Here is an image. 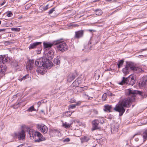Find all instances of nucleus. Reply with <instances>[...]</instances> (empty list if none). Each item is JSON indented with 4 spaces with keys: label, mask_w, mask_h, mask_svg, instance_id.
Instances as JSON below:
<instances>
[{
    "label": "nucleus",
    "mask_w": 147,
    "mask_h": 147,
    "mask_svg": "<svg viewBox=\"0 0 147 147\" xmlns=\"http://www.w3.org/2000/svg\"><path fill=\"white\" fill-rule=\"evenodd\" d=\"M136 92H137L131 90L130 89L125 90V94L128 96L129 97L119 101L118 105H116L114 108L116 111L119 112L120 116L122 115L125 111L123 107H128L131 105L130 103L134 100Z\"/></svg>",
    "instance_id": "nucleus-1"
},
{
    "label": "nucleus",
    "mask_w": 147,
    "mask_h": 147,
    "mask_svg": "<svg viewBox=\"0 0 147 147\" xmlns=\"http://www.w3.org/2000/svg\"><path fill=\"white\" fill-rule=\"evenodd\" d=\"M47 56L49 59L43 57L36 60L35 61V65L40 68L42 67L44 68H48L51 67L52 63L49 59H52L53 58V51L52 50H50L47 53Z\"/></svg>",
    "instance_id": "nucleus-2"
},
{
    "label": "nucleus",
    "mask_w": 147,
    "mask_h": 147,
    "mask_svg": "<svg viewBox=\"0 0 147 147\" xmlns=\"http://www.w3.org/2000/svg\"><path fill=\"white\" fill-rule=\"evenodd\" d=\"M61 40H57L54 41V44L56 46L57 49L58 50L63 52L68 50V47L65 42L61 41Z\"/></svg>",
    "instance_id": "nucleus-3"
},
{
    "label": "nucleus",
    "mask_w": 147,
    "mask_h": 147,
    "mask_svg": "<svg viewBox=\"0 0 147 147\" xmlns=\"http://www.w3.org/2000/svg\"><path fill=\"white\" fill-rule=\"evenodd\" d=\"M82 80H83L81 78L79 77L72 83V86L76 87L74 91L76 93L81 92L84 90V87H81L78 86L79 84L82 83Z\"/></svg>",
    "instance_id": "nucleus-4"
},
{
    "label": "nucleus",
    "mask_w": 147,
    "mask_h": 147,
    "mask_svg": "<svg viewBox=\"0 0 147 147\" xmlns=\"http://www.w3.org/2000/svg\"><path fill=\"white\" fill-rule=\"evenodd\" d=\"M133 63L132 62H128L127 63L125 68L122 69V71L125 76L128 74L129 72L132 70Z\"/></svg>",
    "instance_id": "nucleus-5"
},
{
    "label": "nucleus",
    "mask_w": 147,
    "mask_h": 147,
    "mask_svg": "<svg viewBox=\"0 0 147 147\" xmlns=\"http://www.w3.org/2000/svg\"><path fill=\"white\" fill-rule=\"evenodd\" d=\"M84 34V30H81L76 31L74 36L75 39H79L83 37Z\"/></svg>",
    "instance_id": "nucleus-6"
},
{
    "label": "nucleus",
    "mask_w": 147,
    "mask_h": 147,
    "mask_svg": "<svg viewBox=\"0 0 147 147\" xmlns=\"http://www.w3.org/2000/svg\"><path fill=\"white\" fill-rule=\"evenodd\" d=\"M14 135V137L18 138L19 140L23 139L25 136V133L23 130H22L18 133H15Z\"/></svg>",
    "instance_id": "nucleus-7"
},
{
    "label": "nucleus",
    "mask_w": 147,
    "mask_h": 147,
    "mask_svg": "<svg viewBox=\"0 0 147 147\" xmlns=\"http://www.w3.org/2000/svg\"><path fill=\"white\" fill-rule=\"evenodd\" d=\"M37 127L38 129H40L41 131L44 134L46 133L48 131L47 127L44 125H40L38 124L37 125Z\"/></svg>",
    "instance_id": "nucleus-8"
},
{
    "label": "nucleus",
    "mask_w": 147,
    "mask_h": 147,
    "mask_svg": "<svg viewBox=\"0 0 147 147\" xmlns=\"http://www.w3.org/2000/svg\"><path fill=\"white\" fill-rule=\"evenodd\" d=\"M78 76L77 73L75 72L70 73L67 76V80L69 82H71Z\"/></svg>",
    "instance_id": "nucleus-9"
},
{
    "label": "nucleus",
    "mask_w": 147,
    "mask_h": 147,
    "mask_svg": "<svg viewBox=\"0 0 147 147\" xmlns=\"http://www.w3.org/2000/svg\"><path fill=\"white\" fill-rule=\"evenodd\" d=\"M36 136H37L38 138L35 140V142H40L46 140V138L44 137L39 132H36Z\"/></svg>",
    "instance_id": "nucleus-10"
},
{
    "label": "nucleus",
    "mask_w": 147,
    "mask_h": 147,
    "mask_svg": "<svg viewBox=\"0 0 147 147\" xmlns=\"http://www.w3.org/2000/svg\"><path fill=\"white\" fill-rule=\"evenodd\" d=\"M99 121L98 120H95L92 121V130L94 131L96 129H98L100 128L98 127Z\"/></svg>",
    "instance_id": "nucleus-11"
},
{
    "label": "nucleus",
    "mask_w": 147,
    "mask_h": 147,
    "mask_svg": "<svg viewBox=\"0 0 147 147\" xmlns=\"http://www.w3.org/2000/svg\"><path fill=\"white\" fill-rule=\"evenodd\" d=\"M81 143L87 142L90 139V136L88 135H86L81 137L80 138Z\"/></svg>",
    "instance_id": "nucleus-12"
},
{
    "label": "nucleus",
    "mask_w": 147,
    "mask_h": 147,
    "mask_svg": "<svg viewBox=\"0 0 147 147\" xmlns=\"http://www.w3.org/2000/svg\"><path fill=\"white\" fill-rule=\"evenodd\" d=\"M34 62V61L33 60H29V62L27 63L26 66V69L28 70V69L30 70L32 69L33 66Z\"/></svg>",
    "instance_id": "nucleus-13"
},
{
    "label": "nucleus",
    "mask_w": 147,
    "mask_h": 147,
    "mask_svg": "<svg viewBox=\"0 0 147 147\" xmlns=\"http://www.w3.org/2000/svg\"><path fill=\"white\" fill-rule=\"evenodd\" d=\"M41 42H36L31 44L29 47V49H34L36 48L37 46L41 44Z\"/></svg>",
    "instance_id": "nucleus-14"
},
{
    "label": "nucleus",
    "mask_w": 147,
    "mask_h": 147,
    "mask_svg": "<svg viewBox=\"0 0 147 147\" xmlns=\"http://www.w3.org/2000/svg\"><path fill=\"white\" fill-rule=\"evenodd\" d=\"M119 129V127L117 124L112 125L111 127V131L112 133H115L117 132Z\"/></svg>",
    "instance_id": "nucleus-15"
},
{
    "label": "nucleus",
    "mask_w": 147,
    "mask_h": 147,
    "mask_svg": "<svg viewBox=\"0 0 147 147\" xmlns=\"http://www.w3.org/2000/svg\"><path fill=\"white\" fill-rule=\"evenodd\" d=\"M133 68L132 71H134L136 73H139L142 71V69L140 67H136L134 63H133Z\"/></svg>",
    "instance_id": "nucleus-16"
},
{
    "label": "nucleus",
    "mask_w": 147,
    "mask_h": 147,
    "mask_svg": "<svg viewBox=\"0 0 147 147\" xmlns=\"http://www.w3.org/2000/svg\"><path fill=\"white\" fill-rule=\"evenodd\" d=\"M6 67L4 64L0 63V73L4 74L6 71Z\"/></svg>",
    "instance_id": "nucleus-17"
},
{
    "label": "nucleus",
    "mask_w": 147,
    "mask_h": 147,
    "mask_svg": "<svg viewBox=\"0 0 147 147\" xmlns=\"http://www.w3.org/2000/svg\"><path fill=\"white\" fill-rule=\"evenodd\" d=\"M38 131H35L34 130H33V129H30L28 131V134L30 136L34 137L36 136V132H38Z\"/></svg>",
    "instance_id": "nucleus-18"
},
{
    "label": "nucleus",
    "mask_w": 147,
    "mask_h": 147,
    "mask_svg": "<svg viewBox=\"0 0 147 147\" xmlns=\"http://www.w3.org/2000/svg\"><path fill=\"white\" fill-rule=\"evenodd\" d=\"M135 140L136 142L133 143V146L134 147H138L141 145L142 143L138 141L139 139L138 138H136Z\"/></svg>",
    "instance_id": "nucleus-19"
},
{
    "label": "nucleus",
    "mask_w": 147,
    "mask_h": 147,
    "mask_svg": "<svg viewBox=\"0 0 147 147\" xmlns=\"http://www.w3.org/2000/svg\"><path fill=\"white\" fill-rule=\"evenodd\" d=\"M82 131L81 129H78L75 131L74 135L76 137H79L82 135Z\"/></svg>",
    "instance_id": "nucleus-20"
},
{
    "label": "nucleus",
    "mask_w": 147,
    "mask_h": 147,
    "mask_svg": "<svg viewBox=\"0 0 147 147\" xmlns=\"http://www.w3.org/2000/svg\"><path fill=\"white\" fill-rule=\"evenodd\" d=\"M53 45H54V42L52 43L45 42H43L44 47V48H47L49 47H51Z\"/></svg>",
    "instance_id": "nucleus-21"
},
{
    "label": "nucleus",
    "mask_w": 147,
    "mask_h": 147,
    "mask_svg": "<svg viewBox=\"0 0 147 147\" xmlns=\"http://www.w3.org/2000/svg\"><path fill=\"white\" fill-rule=\"evenodd\" d=\"M136 82V80H131L127 79V85H130L132 86H133Z\"/></svg>",
    "instance_id": "nucleus-22"
},
{
    "label": "nucleus",
    "mask_w": 147,
    "mask_h": 147,
    "mask_svg": "<svg viewBox=\"0 0 147 147\" xmlns=\"http://www.w3.org/2000/svg\"><path fill=\"white\" fill-rule=\"evenodd\" d=\"M80 105V102H78L76 104L74 105H71L69 106L68 109L69 110L75 108L76 106H78Z\"/></svg>",
    "instance_id": "nucleus-23"
},
{
    "label": "nucleus",
    "mask_w": 147,
    "mask_h": 147,
    "mask_svg": "<svg viewBox=\"0 0 147 147\" xmlns=\"http://www.w3.org/2000/svg\"><path fill=\"white\" fill-rule=\"evenodd\" d=\"M141 84L143 86L147 85V76L144 77L143 80L141 82Z\"/></svg>",
    "instance_id": "nucleus-24"
},
{
    "label": "nucleus",
    "mask_w": 147,
    "mask_h": 147,
    "mask_svg": "<svg viewBox=\"0 0 147 147\" xmlns=\"http://www.w3.org/2000/svg\"><path fill=\"white\" fill-rule=\"evenodd\" d=\"M10 61V58L9 57H8L7 56L6 57L5 55V56L3 58L2 62L1 63V64H4L6 62H9Z\"/></svg>",
    "instance_id": "nucleus-25"
},
{
    "label": "nucleus",
    "mask_w": 147,
    "mask_h": 147,
    "mask_svg": "<svg viewBox=\"0 0 147 147\" xmlns=\"http://www.w3.org/2000/svg\"><path fill=\"white\" fill-rule=\"evenodd\" d=\"M73 122L72 121H70L69 123H67L65 122L63 123V126L65 128H68L70 127L71 125L72 124Z\"/></svg>",
    "instance_id": "nucleus-26"
},
{
    "label": "nucleus",
    "mask_w": 147,
    "mask_h": 147,
    "mask_svg": "<svg viewBox=\"0 0 147 147\" xmlns=\"http://www.w3.org/2000/svg\"><path fill=\"white\" fill-rule=\"evenodd\" d=\"M105 109H104V111H107L110 112L111 110L112 109V107L111 106H109L108 105H105L104 106Z\"/></svg>",
    "instance_id": "nucleus-27"
},
{
    "label": "nucleus",
    "mask_w": 147,
    "mask_h": 147,
    "mask_svg": "<svg viewBox=\"0 0 147 147\" xmlns=\"http://www.w3.org/2000/svg\"><path fill=\"white\" fill-rule=\"evenodd\" d=\"M142 136L144 141L147 139V128L143 131Z\"/></svg>",
    "instance_id": "nucleus-28"
},
{
    "label": "nucleus",
    "mask_w": 147,
    "mask_h": 147,
    "mask_svg": "<svg viewBox=\"0 0 147 147\" xmlns=\"http://www.w3.org/2000/svg\"><path fill=\"white\" fill-rule=\"evenodd\" d=\"M127 78H125V77H123L122 80V81L119 83V84L121 85H123L124 84H127Z\"/></svg>",
    "instance_id": "nucleus-29"
},
{
    "label": "nucleus",
    "mask_w": 147,
    "mask_h": 147,
    "mask_svg": "<svg viewBox=\"0 0 147 147\" xmlns=\"http://www.w3.org/2000/svg\"><path fill=\"white\" fill-rule=\"evenodd\" d=\"M133 90L134 91H136L137 92H136V93L135 94V95L137 94H139L141 96L142 98H145V93L139 91H136V90Z\"/></svg>",
    "instance_id": "nucleus-30"
},
{
    "label": "nucleus",
    "mask_w": 147,
    "mask_h": 147,
    "mask_svg": "<svg viewBox=\"0 0 147 147\" xmlns=\"http://www.w3.org/2000/svg\"><path fill=\"white\" fill-rule=\"evenodd\" d=\"M127 78V79H131L132 80H136V76L134 74H132Z\"/></svg>",
    "instance_id": "nucleus-31"
},
{
    "label": "nucleus",
    "mask_w": 147,
    "mask_h": 147,
    "mask_svg": "<svg viewBox=\"0 0 147 147\" xmlns=\"http://www.w3.org/2000/svg\"><path fill=\"white\" fill-rule=\"evenodd\" d=\"M95 12L96 15L98 16L100 15L102 13V11L100 9H96L95 10Z\"/></svg>",
    "instance_id": "nucleus-32"
},
{
    "label": "nucleus",
    "mask_w": 147,
    "mask_h": 147,
    "mask_svg": "<svg viewBox=\"0 0 147 147\" xmlns=\"http://www.w3.org/2000/svg\"><path fill=\"white\" fill-rule=\"evenodd\" d=\"M83 96L85 98L88 99V100H91L93 98L91 96L88 95L86 94H84Z\"/></svg>",
    "instance_id": "nucleus-33"
},
{
    "label": "nucleus",
    "mask_w": 147,
    "mask_h": 147,
    "mask_svg": "<svg viewBox=\"0 0 147 147\" xmlns=\"http://www.w3.org/2000/svg\"><path fill=\"white\" fill-rule=\"evenodd\" d=\"M29 75L28 74H26L22 78L19 79V80L20 81H22V80H24L27 78H29Z\"/></svg>",
    "instance_id": "nucleus-34"
},
{
    "label": "nucleus",
    "mask_w": 147,
    "mask_h": 147,
    "mask_svg": "<svg viewBox=\"0 0 147 147\" xmlns=\"http://www.w3.org/2000/svg\"><path fill=\"white\" fill-rule=\"evenodd\" d=\"M124 61L123 60H120L119 61L117 64L118 67L119 68L121 67L123 65Z\"/></svg>",
    "instance_id": "nucleus-35"
},
{
    "label": "nucleus",
    "mask_w": 147,
    "mask_h": 147,
    "mask_svg": "<svg viewBox=\"0 0 147 147\" xmlns=\"http://www.w3.org/2000/svg\"><path fill=\"white\" fill-rule=\"evenodd\" d=\"M56 63L57 65H58L60 64V60L59 57L58 56L57 57V59H56ZM55 61H56L55 60Z\"/></svg>",
    "instance_id": "nucleus-36"
},
{
    "label": "nucleus",
    "mask_w": 147,
    "mask_h": 147,
    "mask_svg": "<svg viewBox=\"0 0 147 147\" xmlns=\"http://www.w3.org/2000/svg\"><path fill=\"white\" fill-rule=\"evenodd\" d=\"M107 96V94L106 93H104L102 96V99L103 100L105 101L106 99V98Z\"/></svg>",
    "instance_id": "nucleus-37"
},
{
    "label": "nucleus",
    "mask_w": 147,
    "mask_h": 147,
    "mask_svg": "<svg viewBox=\"0 0 147 147\" xmlns=\"http://www.w3.org/2000/svg\"><path fill=\"white\" fill-rule=\"evenodd\" d=\"M74 111L72 112L71 113L70 111H67L65 113V115H66L67 117H69L71 115L72 113Z\"/></svg>",
    "instance_id": "nucleus-38"
},
{
    "label": "nucleus",
    "mask_w": 147,
    "mask_h": 147,
    "mask_svg": "<svg viewBox=\"0 0 147 147\" xmlns=\"http://www.w3.org/2000/svg\"><path fill=\"white\" fill-rule=\"evenodd\" d=\"M12 31H15L17 32H19L20 30V28H12L11 29Z\"/></svg>",
    "instance_id": "nucleus-39"
},
{
    "label": "nucleus",
    "mask_w": 147,
    "mask_h": 147,
    "mask_svg": "<svg viewBox=\"0 0 147 147\" xmlns=\"http://www.w3.org/2000/svg\"><path fill=\"white\" fill-rule=\"evenodd\" d=\"M34 110V108L33 106L30 107L27 110L28 111H32Z\"/></svg>",
    "instance_id": "nucleus-40"
},
{
    "label": "nucleus",
    "mask_w": 147,
    "mask_h": 147,
    "mask_svg": "<svg viewBox=\"0 0 147 147\" xmlns=\"http://www.w3.org/2000/svg\"><path fill=\"white\" fill-rule=\"evenodd\" d=\"M12 15L13 14L10 11H8L7 15V16L8 17H11L12 16Z\"/></svg>",
    "instance_id": "nucleus-41"
},
{
    "label": "nucleus",
    "mask_w": 147,
    "mask_h": 147,
    "mask_svg": "<svg viewBox=\"0 0 147 147\" xmlns=\"http://www.w3.org/2000/svg\"><path fill=\"white\" fill-rule=\"evenodd\" d=\"M70 141V139L69 138H66L63 140V142H68Z\"/></svg>",
    "instance_id": "nucleus-42"
},
{
    "label": "nucleus",
    "mask_w": 147,
    "mask_h": 147,
    "mask_svg": "<svg viewBox=\"0 0 147 147\" xmlns=\"http://www.w3.org/2000/svg\"><path fill=\"white\" fill-rule=\"evenodd\" d=\"M5 56V55H0V63H1L2 62L3 58Z\"/></svg>",
    "instance_id": "nucleus-43"
},
{
    "label": "nucleus",
    "mask_w": 147,
    "mask_h": 147,
    "mask_svg": "<svg viewBox=\"0 0 147 147\" xmlns=\"http://www.w3.org/2000/svg\"><path fill=\"white\" fill-rule=\"evenodd\" d=\"M55 11V8H53L50 9L49 12V14H51L54 11Z\"/></svg>",
    "instance_id": "nucleus-44"
},
{
    "label": "nucleus",
    "mask_w": 147,
    "mask_h": 147,
    "mask_svg": "<svg viewBox=\"0 0 147 147\" xmlns=\"http://www.w3.org/2000/svg\"><path fill=\"white\" fill-rule=\"evenodd\" d=\"M92 113L95 115H97L98 113V111L95 109H94L93 110Z\"/></svg>",
    "instance_id": "nucleus-45"
},
{
    "label": "nucleus",
    "mask_w": 147,
    "mask_h": 147,
    "mask_svg": "<svg viewBox=\"0 0 147 147\" xmlns=\"http://www.w3.org/2000/svg\"><path fill=\"white\" fill-rule=\"evenodd\" d=\"M69 102H70V103H75V102H76V100L75 99H71Z\"/></svg>",
    "instance_id": "nucleus-46"
},
{
    "label": "nucleus",
    "mask_w": 147,
    "mask_h": 147,
    "mask_svg": "<svg viewBox=\"0 0 147 147\" xmlns=\"http://www.w3.org/2000/svg\"><path fill=\"white\" fill-rule=\"evenodd\" d=\"M36 71L40 73H41L42 72V70L40 69V68H38L36 69Z\"/></svg>",
    "instance_id": "nucleus-47"
},
{
    "label": "nucleus",
    "mask_w": 147,
    "mask_h": 147,
    "mask_svg": "<svg viewBox=\"0 0 147 147\" xmlns=\"http://www.w3.org/2000/svg\"><path fill=\"white\" fill-rule=\"evenodd\" d=\"M48 8V5H46L45 6H44L43 7V9L45 10H46Z\"/></svg>",
    "instance_id": "nucleus-48"
},
{
    "label": "nucleus",
    "mask_w": 147,
    "mask_h": 147,
    "mask_svg": "<svg viewBox=\"0 0 147 147\" xmlns=\"http://www.w3.org/2000/svg\"><path fill=\"white\" fill-rule=\"evenodd\" d=\"M15 62H16V63H15V64H13V63H12V65H13L14 66H15V67H16L18 66V63H17L16 61H15Z\"/></svg>",
    "instance_id": "nucleus-49"
},
{
    "label": "nucleus",
    "mask_w": 147,
    "mask_h": 147,
    "mask_svg": "<svg viewBox=\"0 0 147 147\" xmlns=\"http://www.w3.org/2000/svg\"><path fill=\"white\" fill-rule=\"evenodd\" d=\"M5 30V29H0V32L4 31Z\"/></svg>",
    "instance_id": "nucleus-50"
},
{
    "label": "nucleus",
    "mask_w": 147,
    "mask_h": 147,
    "mask_svg": "<svg viewBox=\"0 0 147 147\" xmlns=\"http://www.w3.org/2000/svg\"><path fill=\"white\" fill-rule=\"evenodd\" d=\"M72 26H73L75 27H78V25L76 24H74Z\"/></svg>",
    "instance_id": "nucleus-51"
},
{
    "label": "nucleus",
    "mask_w": 147,
    "mask_h": 147,
    "mask_svg": "<svg viewBox=\"0 0 147 147\" xmlns=\"http://www.w3.org/2000/svg\"><path fill=\"white\" fill-rule=\"evenodd\" d=\"M5 1H3V2L0 4L2 6V5H3L5 4Z\"/></svg>",
    "instance_id": "nucleus-52"
},
{
    "label": "nucleus",
    "mask_w": 147,
    "mask_h": 147,
    "mask_svg": "<svg viewBox=\"0 0 147 147\" xmlns=\"http://www.w3.org/2000/svg\"><path fill=\"white\" fill-rule=\"evenodd\" d=\"M112 70V69L110 68V69H106L105 70V71H110L111 70Z\"/></svg>",
    "instance_id": "nucleus-53"
},
{
    "label": "nucleus",
    "mask_w": 147,
    "mask_h": 147,
    "mask_svg": "<svg viewBox=\"0 0 147 147\" xmlns=\"http://www.w3.org/2000/svg\"><path fill=\"white\" fill-rule=\"evenodd\" d=\"M42 102V100H41V101H40H40L38 102V104H40V103H41V102Z\"/></svg>",
    "instance_id": "nucleus-54"
},
{
    "label": "nucleus",
    "mask_w": 147,
    "mask_h": 147,
    "mask_svg": "<svg viewBox=\"0 0 147 147\" xmlns=\"http://www.w3.org/2000/svg\"><path fill=\"white\" fill-rule=\"evenodd\" d=\"M56 132H57V133H59V131H56Z\"/></svg>",
    "instance_id": "nucleus-55"
},
{
    "label": "nucleus",
    "mask_w": 147,
    "mask_h": 147,
    "mask_svg": "<svg viewBox=\"0 0 147 147\" xmlns=\"http://www.w3.org/2000/svg\"><path fill=\"white\" fill-rule=\"evenodd\" d=\"M89 31H90V32H92V31H93V30H89Z\"/></svg>",
    "instance_id": "nucleus-56"
},
{
    "label": "nucleus",
    "mask_w": 147,
    "mask_h": 147,
    "mask_svg": "<svg viewBox=\"0 0 147 147\" xmlns=\"http://www.w3.org/2000/svg\"><path fill=\"white\" fill-rule=\"evenodd\" d=\"M146 97H147V94H145V98H146Z\"/></svg>",
    "instance_id": "nucleus-57"
},
{
    "label": "nucleus",
    "mask_w": 147,
    "mask_h": 147,
    "mask_svg": "<svg viewBox=\"0 0 147 147\" xmlns=\"http://www.w3.org/2000/svg\"><path fill=\"white\" fill-rule=\"evenodd\" d=\"M105 0L106 1H112V0Z\"/></svg>",
    "instance_id": "nucleus-58"
},
{
    "label": "nucleus",
    "mask_w": 147,
    "mask_h": 147,
    "mask_svg": "<svg viewBox=\"0 0 147 147\" xmlns=\"http://www.w3.org/2000/svg\"><path fill=\"white\" fill-rule=\"evenodd\" d=\"M136 134H135V135H134V136L132 138H134V136H136Z\"/></svg>",
    "instance_id": "nucleus-59"
},
{
    "label": "nucleus",
    "mask_w": 147,
    "mask_h": 147,
    "mask_svg": "<svg viewBox=\"0 0 147 147\" xmlns=\"http://www.w3.org/2000/svg\"><path fill=\"white\" fill-rule=\"evenodd\" d=\"M1 21L0 20V25L1 24Z\"/></svg>",
    "instance_id": "nucleus-60"
},
{
    "label": "nucleus",
    "mask_w": 147,
    "mask_h": 147,
    "mask_svg": "<svg viewBox=\"0 0 147 147\" xmlns=\"http://www.w3.org/2000/svg\"><path fill=\"white\" fill-rule=\"evenodd\" d=\"M41 111L42 112H43V110H41Z\"/></svg>",
    "instance_id": "nucleus-61"
},
{
    "label": "nucleus",
    "mask_w": 147,
    "mask_h": 147,
    "mask_svg": "<svg viewBox=\"0 0 147 147\" xmlns=\"http://www.w3.org/2000/svg\"><path fill=\"white\" fill-rule=\"evenodd\" d=\"M1 14V12H0V14Z\"/></svg>",
    "instance_id": "nucleus-62"
}]
</instances>
